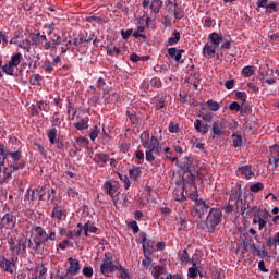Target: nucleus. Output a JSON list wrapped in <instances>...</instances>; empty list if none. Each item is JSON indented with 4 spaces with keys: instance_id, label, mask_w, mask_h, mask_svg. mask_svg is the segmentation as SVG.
<instances>
[{
    "instance_id": "1",
    "label": "nucleus",
    "mask_w": 279,
    "mask_h": 279,
    "mask_svg": "<svg viewBox=\"0 0 279 279\" xmlns=\"http://www.w3.org/2000/svg\"><path fill=\"white\" fill-rule=\"evenodd\" d=\"M142 146L145 149V158L147 162H154L156 160V156H160L162 154V145H160V141L156 138L154 135H149V132L144 131L141 136Z\"/></svg>"
},
{
    "instance_id": "2",
    "label": "nucleus",
    "mask_w": 279,
    "mask_h": 279,
    "mask_svg": "<svg viewBox=\"0 0 279 279\" xmlns=\"http://www.w3.org/2000/svg\"><path fill=\"white\" fill-rule=\"evenodd\" d=\"M9 251L11 252V257L15 258V260H19V256H23L25 252H27V245H32V239L28 240H14L12 238L8 241Z\"/></svg>"
},
{
    "instance_id": "3",
    "label": "nucleus",
    "mask_w": 279,
    "mask_h": 279,
    "mask_svg": "<svg viewBox=\"0 0 279 279\" xmlns=\"http://www.w3.org/2000/svg\"><path fill=\"white\" fill-rule=\"evenodd\" d=\"M221 219H223V213L220 209L210 208L205 221L207 232H215V228L221 223Z\"/></svg>"
},
{
    "instance_id": "4",
    "label": "nucleus",
    "mask_w": 279,
    "mask_h": 279,
    "mask_svg": "<svg viewBox=\"0 0 279 279\" xmlns=\"http://www.w3.org/2000/svg\"><path fill=\"white\" fill-rule=\"evenodd\" d=\"M33 230H34L38 241L41 242L43 245H47V243H49V241H56V230H53V229H49L48 233H47V230H45V228H43L40 226H35V227H33Z\"/></svg>"
},
{
    "instance_id": "5",
    "label": "nucleus",
    "mask_w": 279,
    "mask_h": 279,
    "mask_svg": "<svg viewBox=\"0 0 279 279\" xmlns=\"http://www.w3.org/2000/svg\"><path fill=\"white\" fill-rule=\"evenodd\" d=\"M19 263L17 259L11 257L10 259L5 257H0V269L4 274H16V264Z\"/></svg>"
},
{
    "instance_id": "6",
    "label": "nucleus",
    "mask_w": 279,
    "mask_h": 279,
    "mask_svg": "<svg viewBox=\"0 0 279 279\" xmlns=\"http://www.w3.org/2000/svg\"><path fill=\"white\" fill-rule=\"evenodd\" d=\"M14 230L16 228V216L12 211H9L0 218V230Z\"/></svg>"
},
{
    "instance_id": "7",
    "label": "nucleus",
    "mask_w": 279,
    "mask_h": 279,
    "mask_svg": "<svg viewBox=\"0 0 279 279\" xmlns=\"http://www.w3.org/2000/svg\"><path fill=\"white\" fill-rule=\"evenodd\" d=\"M117 269H119V266L114 265V263H112V257L106 255L102 264L100 265V272L102 274V276H110V274H113V271H117Z\"/></svg>"
},
{
    "instance_id": "8",
    "label": "nucleus",
    "mask_w": 279,
    "mask_h": 279,
    "mask_svg": "<svg viewBox=\"0 0 279 279\" xmlns=\"http://www.w3.org/2000/svg\"><path fill=\"white\" fill-rule=\"evenodd\" d=\"M194 213L199 217V219H204V217L210 213V206L206 204V201L199 198L195 202Z\"/></svg>"
},
{
    "instance_id": "9",
    "label": "nucleus",
    "mask_w": 279,
    "mask_h": 279,
    "mask_svg": "<svg viewBox=\"0 0 279 279\" xmlns=\"http://www.w3.org/2000/svg\"><path fill=\"white\" fill-rule=\"evenodd\" d=\"M142 241V247H143V254L144 256H151V250H154V241L153 240H147V233L142 232L140 234Z\"/></svg>"
},
{
    "instance_id": "10",
    "label": "nucleus",
    "mask_w": 279,
    "mask_h": 279,
    "mask_svg": "<svg viewBox=\"0 0 279 279\" xmlns=\"http://www.w3.org/2000/svg\"><path fill=\"white\" fill-rule=\"evenodd\" d=\"M68 262L70 263V266L68 267L66 275L77 276V274H80V269H82L80 267V262L73 257L68 258Z\"/></svg>"
},
{
    "instance_id": "11",
    "label": "nucleus",
    "mask_w": 279,
    "mask_h": 279,
    "mask_svg": "<svg viewBox=\"0 0 279 279\" xmlns=\"http://www.w3.org/2000/svg\"><path fill=\"white\" fill-rule=\"evenodd\" d=\"M223 120L220 122H213L211 125V138L213 141H215V138H217V136H223Z\"/></svg>"
},
{
    "instance_id": "12",
    "label": "nucleus",
    "mask_w": 279,
    "mask_h": 279,
    "mask_svg": "<svg viewBox=\"0 0 279 279\" xmlns=\"http://www.w3.org/2000/svg\"><path fill=\"white\" fill-rule=\"evenodd\" d=\"M104 186L109 197H114V195L121 192V190L119 189V183H112L110 181H106Z\"/></svg>"
},
{
    "instance_id": "13",
    "label": "nucleus",
    "mask_w": 279,
    "mask_h": 279,
    "mask_svg": "<svg viewBox=\"0 0 279 279\" xmlns=\"http://www.w3.org/2000/svg\"><path fill=\"white\" fill-rule=\"evenodd\" d=\"M182 53H184V49H180V50H178V48L168 49V56L170 58H173L175 62H179L180 64L184 62V60H182Z\"/></svg>"
},
{
    "instance_id": "14",
    "label": "nucleus",
    "mask_w": 279,
    "mask_h": 279,
    "mask_svg": "<svg viewBox=\"0 0 279 279\" xmlns=\"http://www.w3.org/2000/svg\"><path fill=\"white\" fill-rule=\"evenodd\" d=\"M12 178V170L8 167H4L3 169L0 168V184H5L7 182H10V179Z\"/></svg>"
},
{
    "instance_id": "15",
    "label": "nucleus",
    "mask_w": 279,
    "mask_h": 279,
    "mask_svg": "<svg viewBox=\"0 0 279 279\" xmlns=\"http://www.w3.org/2000/svg\"><path fill=\"white\" fill-rule=\"evenodd\" d=\"M242 243H243V250L245 252H254V250L256 248V245L254 244V240H252V238H250V235H245L242 239Z\"/></svg>"
},
{
    "instance_id": "16",
    "label": "nucleus",
    "mask_w": 279,
    "mask_h": 279,
    "mask_svg": "<svg viewBox=\"0 0 279 279\" xmlns=\"http://www.w3.org/2000/svg\"><path fill=\"white\" fill-rule=\"evenodd\" d=\"M238 172L241 173V175H244L246 180H252V178H254V170L252 169V166H242L238 169Z\"/></svg>"
},
{
    "instance_id": "17",
    "label": "nucleus",
    "mask_w": 279,
    "mask_h": 279,
    "mask_svg": "<svg viewBox=\"0 0 279 279\" xmlns=\"http://www.w3.org/2000/svg\"><path fill=\"white\" fill-rule=\"evenodd\" d=\"M194 128L198 134H202V136L208 134V124H204L202 120H195Z\"/></svg>"
},
{
    "instance_id": "18",
    "label": "nucleus",
    "mask_w": 279,
    "mask_h": 279,
    "mask_svg": "<svg viewBox=\"0 0 279 279\" xmlns=\"http://www.w3.org/2000/svg\"><path fill=\"white\" fill-rule=\"evenodd\" d=\"M108 160H110V157L104 153H97L94 156V161L96 162V165H99L100 167H104V165H106Z\"/></svg>"
},
{
    "instance_id": "19",
    "label": "nucleus",
    "mask_w": 279,
    "mask_h": 279,
    "mask_svg": "<svg viewBox=\"0 0 279 279\" xmlns=\"http://www.w3.org/2000/svg\"><path fill=\"white\" fill-rule=\"evenodd\" d=\"M209 40L215 46V49H218L219 45L223 43V36L218 33H211L209 34Z\"/></svg>"
},
{
    "instance_id": "20",
    "label": "nucleus",
    "mask_w": 279,
    "mask_h": 279,
    "mask_svg": "<svg viewBox=\"0 0 279 279\" xmlns=\"http://www.w3.org/2000/svg\"><path fill=\"white\" fill-rule=\"evenodd\" d=\"M189 175L183 182V191H189V186L195 185V174L192 171L187 172Z\"/></svg>"
},
{
    "instance_id": "21",
    "label": "nucleus",
    "mask_w": 279,
    "mask_h": 279,
    "mask_svg": "<svg viewBox=\"0 0 279 279\" xmlns=\"http://www.w3.org/2000/svg\"><path fill=\"white\" fill-rule=\"evenodd\" d=\"M48 141L51 145H58L60 143V140L58 138V129H52L48 132Z\"/></svg>"
},
{
    "instance_id": "22",
    "label": "nucleus",
    "mask_w": 279,
    "mask_h": 279,
    "mask_svg": "<svg viewBox=\"0 0 279 279\" xmlns=\"http://www.w3.org/2000/svg\"><path fill=\"white\" fill-rule=\"evenodd\" d=\"M185 193H189V197L192 199V202L198 201L197 197H199V195L197 194L196 185H189L187 190H185Z\"/></svg>"
},
{
    "instance_id": "23",
    "label": "nucleus",
    "mask_w": 279,
    "mask_h": 279,
    "mask_svg": "<svg viewBox=\"0 0 279 279\" xmlns=\"http://www.w3.org/2000/svg\"><path fill=\"white\" fill-rule=\"evenodd\" d=\"M160 10H162V0H153L150 3L153 14H159Z\"/></svg>"
},
{
    "instance_id": "24",
    "label": "nucleus",
    "mask_w": 279,
    "mask_h": 279,
    "mask_svg": "<svg viewBox=\"0 0 279 279\" xmlns=\"http://www.w3.org/2000/svg\"><path fill=\"white\" fill-rule=\"evenodd\" d=\"M199 275V267L195 262H192V267L187 269V278L195 279L196 276Z\"/></svg>"
},
{
    "instance_id": "25",
    "label": "nucleus",
    "mask_w": 279,
    "mask_h": 279,
    "mask_svg": "<svg viewBox=\"0 0 279 279\" xmlns=\"http://www.w3.org/2000/svg\"><path fill=\"white\" fill-rule=\"evenodd\" d=\"M5 153H7V158L8 156H10V158L12 159L11 162H19V160H21L23 156L21 150L10 151L5 148Z\"/></svg>"
},
{
    "instance_id": "26",
    "label": "nucleus",
    "mask_w": 279,
    "mask_h": 279,
    "mask_svg": "<svg viewBox=\"0 0 279 279\" xmlns=\"http://www.w3.org/2000/svg\"><path fill=\"white\" fill-rule=\"evenodd\" d=\"M51 217L53 219H58V221H62V218L64 217V211L60 209L58 205H56L52 209Z\"/></svg>"
},
{
    "instance_id": "27",
    "label": "nucleus",
    "mask_w": 279,
    "mask_h": 279,
    "mask_svg": "<svg viewBox=\"0 0 279 279\" xmlns=\"http://www.w3.org/2000/svg\"><path fill=\"white\" fill-rule=\"evenodd\" d=\"M216 49L217 48H214L209 44H206L203 48V54L205 56V58H211V56H215V53L217 52Z\"/></svg>"
},
{
    "instance_id": "28",
    "label": "nucleus",
    "mask_w": 279,
    "mask_h": 279,
    "mask_svg": "<svg viewBox=\"0 0 279 279\" xmlns=\"http://www.w3.org/2000/svg\"><path fill=\"white\" fill-rule=\"evenodd\" d=\"M5 160H8V153L5 151V145L0 144V169L5 167Z\"/></svg>"
},
{
    "instance_id": "29",
    "label": "nucleus",
    "mask_w": 279,
    "mask_h": 279,
    "mask_svg": "<svg viewBox=\"0 0 279 279\" xmlns=\"http://www.w3.org/2000/svg\"><path fill=\"white\" fill-rule=\"evenodd\" d=\"M184 186H182L181 190L175 189L173 191V199H175V202H182L184 199H186V196H184Z\"/></svg>"
},
{
    "instance_id": "30",
    "label": "nucleus",
    "mask_w": 279,
    "mask_h": 279,
    "mask_svg": "<svg viewBox=\"0 0 279 279\" xmlns=\"http://www.w3.org/2000/svg\"><path fill=\"white\" fill-rule=\"evenodd\" d=\"M21 60H23V54H21V52H17L11 57L9 62L12 64V66L16 68L19 66V64H21Z\"/></svg>"
},
{
    "instance_id": "31",
    "label": "nucleus",
    "mask_w": 279,
    "mask_h": 279,
    "mask_svg": "<svg viewBox=\"0 0 279 279\" xmlns=\"http://www.w3.org/2000/svg\"><path fill=\"white\" fill-rule=\"evenodd\" d=\"M9 169L12 171H19V169H25V163H21L19 161H8Z\"/></svg>"
},
{
    "instance_id": "32",
    "label": "nucleus",
    "mask_w": 279,
    "mask_h": 279,
    "mask_svg": "<svg viewBox=\"0 0 279 279\" xmlns=\"http://www.w3.org/2000/svg\"><path fill=\"white\" fill-rule=\"evenodd\" d=\"M17 47H20L21 49H24V51L29 53V51L32 49V41L29 39H24V40L17 43Z\"/></svg>"
},
{
    "instance_id": "33",
    "label": "nucleus",
    "mask_w": 279,
    "mask_h": 279,
    "mask_svg": "<svg viewBox=\"0 0 279 279\" xmlns=\"http://www.w3.org/2000/svg\"><path fill=\"white\" fill-rule=\"evenodd\" d=\"M178 43H180V32L174 31L172 36L168 39V45L171 47L173 45H178Z\"/></svg>"
},
{
    "instance_id": "34",
    "label": "nucleus",
    "mask_w": 279,
    "mask_h": 279,
    "mask_svg": "<svg viewBox=\"0 0 279 279\" xmlns=\"http://www.w3.org/2000/svg\"><path fill=\"white\" fill-rule=\"evenodd\" d=\"M14 69L16 68L12 65L10 61L2 66L3 73H5V75H11V76L14 75Z\"/></svg>"
},
{
    "instance_id": "35",
    "label": "nucleus",
    "mask_w": 279,
    "mask_h": 279,
    "mask_svg": "<svg viewBox=\"0 0 279 279\" xmlns=\"http://www.w3.org/2000/svg\"><path fill=\"white\" fill-rule=\"evenodd\" d=\"M180 260L181 263H183V265H189V263H193V260H191V257L189 256V252H186V250H183L181 255H180Z\"/></svg>"
},
{
    "instance_id": "36",
    "label": "nucleus",
    "mask_w": 279,
    "mask_h": 279,
    "mask_svg": "<svg viewBox=\"0 0 279 279\" xmlns=\"http://www.w3.org/2000/svg\"><path fill=\"white\" fill-rule=\"evenodd\" d=\"M162 274H165V267L155 266V268L153 270V278L160 279V276H162Z\"/></svg>"
},
{
    "instance_id": "37",
    "label": "nucleus",
    "mask_w": 279,
    "mask_h": 279,
    "mask_svg": "<svg viewBox=\"0 0 279 279\" xmlns=\"http://www.w3.org/2000/svg\"><path fill=\"white\" fill-rule=\"evenodd\" d=\"M129 175L132 180H138V175H141V167H135L129 170Z\"/></svg>"
},
{
    "instance_id": "38",
    "label": "nucleus",
    "mask_w": 279,
    "mask_h": 279,
    "mask_svg": "<svg viewBox=\"0 0 279 279\" xmlns=\"http://www.w3.org/2000/svg\"><path fill=\"white\" fill-rule=\"evenodd\" d=\"M254 66L246 65L242 69V74L244 75V77H252V75H254Z\"/></svg>"
},
{
    "instance_id": "39",
    "label": "nucleus",
    "mask_w": 279,
    "mask_h": 279,
    "mask_svg": "<svg viewBox=\"0 0 279 279\" xmlns=\"http://www.w3.org/2000/svg\"><path fill=\"white\" fill-rule=\"evenodd\" d=\"M253 252H255L257 256H259V258L269 257V253L267 252V250H265V246H262V250H258L257 247H255Z\"/></svg>"
},
{
    "instance_id": "40",
    "label": "nucleus",
    "mask_w": 279,
    "mask_h": 279,
    "mask_svg": "<svg viewBox=\"0 0 279 279\" xmlns=\"http://www.w3.org/2000/svg\"><path fill=\"white\" fill-rule=\"evenodd\" d=\"M74 128H76V130H88V122H86V120L82 119L81 121L74 123Z\"/></svg>"
},
{
    "instance_id": "41",
    "label": "nucleus",
    "mask_w": 279,
    "mask_h": 279,
    "mask_svg": "<svg viewBox=\"0 0 279 279\" xmlns=\"http://www.w3.org/2000/svg\"><path fill=\"white\" fill-rule=\"evenodd\" d=\"M111 199L113 202V206L118 207L119 204H121V199H123V194L121 192H118L114 194V196H111Z\"/></svg>"
},
{
    "instance_id": "42",
    "label": "nucleus",
    "mask_w": 279,
    "mask_h": 279,
    "mask_svg": "<svg viewBox=\"0 0 279 279\" xmlns=\"http://www.w3.org/2000/svg\"><path fill=\"white\" fill-rule=\"evenodd\" d=\"M207 106H209L211 112H217L219 110V102L213 99L207 100Z\"/></svg>"
},
{
    "instance_id": "43",
    "label": "nucleus",
    "mask_w": 279,
    "mask_h": 279,
    "mask_svg": "<svg viewBox=\"0 0 279 279\" xmlns=\"http://www.w3.org/2000/svg\"><path fill=\"white\" fill-rule=\"evenodd\" d=\"M143 32H145V26H137V31H135L133 33V37L134 38H145V34H143Z\"/></svg>"
},
{
    "instance_id": "44",
    "label": "nucleus",
    "mask_w": 279,
    "mask_h": 279,
    "mask_svg": "<svg viewBox=\"0 0 279 279\" xmlns=\"http://www.w3.org/2000/svg\"><path fill=\"white\" fill-rule=\"evenodd\" d=\"M263 189H265V185L260 182H257L251 185L250 191H252V193H258V191H263Z\"/></svg>"
},
{
    "instance_id": "45",
    "label": "nucleus",
    "mask_w": 279,
    "mask_h": 279,
    "mask_svg": "<svg viewBox=\"0 0 279 279\" xmlns=\"http://www.w3.org/2000/svg\"><path fill=\"white\" fill-rule=\"evenodd\" d=\"M37 270L39 271L38 278L46 279L47 278V269L45 268V265L40 264L37 267Z\"/></svg>"
},
{
    "instance_id": "46",
    "label": "nucleus",
    "mask_w": 279,
    "mask_h": 279,
    "mask_svg": "<svg viewBox=\"0 0 279 279\" xmlns=\"http://www.w3.org/2000/svg\"><path fill=\"white\" fill-rule=\"evenodd\" d=\"M84 226L87 227V230H88L92 234H97L98 228L95 226V223H93L92 221H87Z\"/></svg>"
},
{
    "instance_id": "47",
    "label": "nucleus",
    "mask_w": 279,
    "mask_h": 279,
    "mask_svg": "<svg viewBox=\"0 0 279 279\" xmlns=\"http://www.w3.org/2000/svg\"><path fill=\"white\" fill-rule=\"evenodd\" d=\"M229 110H235V112L243 113V108H241V105L236 101H233L229 105Z\"/></svg>"
},
{
    "instance_id": "48",
    "label": "nucleus",
    "mask_w": 279,
    "mask_h": 279,
    "mask_svg": "<svg viewBox=\"0 0 279 279\" xmlns=\"http://www.w3.org/2000/svg\"><path fill=\"white\" fill-rule=\"evenodd\" d=\"M145 259L142 260V267L143 269H149V267L151 266V258L149 257V255H144Z\"/></svg>"
},
{
    "instance_id": "49",
    "label": "nucleus",
    "mask_w": 279,
    "mask_h": 279,
    "mask_svg": "<svg viewBox=\"0 0 279 279\" xmlns=\"http://www.w3.org/2000/svg\"><path fill=\"white\" fill-rule=\"evenodd\" d=\"M97 136H99V128H97V125H95L94 128H92V131L89 133V138H90V141H95L97 138Z\"/></svg>"
},
{
    "instance_id": "50",
    "label": "nucleus",
    "mask_w": 279,
    "mask_h": 279,
    "mask_svg": "<svg viewBox=\"0 0 279 279\" xmlns=\"http://www.w3.org/2000/svg\"><path fill=\"white\" fill-rule=\"evenodd\" d=\"M242 143H243V137H241V135L233 134V146L241 147Z\"/></svg>"
},
{
    "instance_id": "51",
    "label": "nucleus",
    "mask_w": 279,
    "mask_h": 279,
    "mask_svg": "<svg viewBox=\"0 0 279 279\" xmlns=\"http://www.w3.org/2000/svg\"><path fill=\"white\" fill-rule=\"evenodd\" d=\"M121 53V49L118 47L107 48V56H119Z\"/></svg>"
},
{
    "instance_id": "52",
    "label": "nucleus",
    "mask_w": 279,
    "mask_h": 279,
    "mask_svg": "<svg viewBox=\"0 0 279 279\" xmlns=\"http://www.w3.org/2000/svg\"><path fill=\"white\" fill-rule=\"evenodd\" d=\"M83 276H85V278H93V267L85 266L83 268Z\"/></svg>"
},
{
    "instance_id": "53",
    "label": "nucleus",
    "mask_w": 279,
    "mask_h": 279,
    "mask_svg": "<svg viewBox=\"0 0 279 279\" xmlns=\"http://www.w3.org/2000/svg\"><path fill=\"white\" fill-rule=\"evenodd\" d=\"M129 228H131V230L135 233L138 234V232L141 231V228H138V223L133 220L129 223Z\"/></svg>"
},
{
    "instance_id": "54",
    "label": "nucleus",
    "mask_w": 279,
    "mask_h": 279,
    "mask_svg": "<svg viewBox=\"0 0 279 279\" xmlns=\"http://www.w3.org/2000/svg\"><path fill=\"white\" fill-rule=\"evenodd\" d=\"M271 10H274L275 12H278V3L276 2L268 3L266 7V12L271 14Z\"/></svg>"
},
{
    "instance_id": "55",
    "label": "nucleus",
    "mask_w": 279,
    "mask_h": 279,
    "mask_svg": "<svg viewBox=\"0 0 279 279\" xmlns=\"http://www.w3.org/2000/svg\"><path fill=\"white\" fill-rule=\"evenodd\" d=\"M118 268L119 269H116V271H120V277L122 279H128L129 278L128 270H125L122 265L118 266Z\"/></svg>"
},
{
    "instance_id": "56",
    "label": "nucleus",
    "mask_w": 279,
    "mask_h": 279,
    "mask_svg": "<svg viewBox=\"0 0 279 279\" xmlns=\"http://www.w3.org/2000/svg\"><path fill=\"white\" fill-rule=\"evenodd\" d=\"M135 156L138 160L137 163L142 165L143 160H145V153H143L142 150H137V151H135Z\"/></svg>"
},
{
    "instance_id": "57",
    "label": "nucleus",
    "mask_w": 279,
    "mask_h": 279,
    "mask_svg": "<svg viewBox=\"0 0 279 279\" xmlns=\"http://www.w3.org/2000/svg\"><path fill=\"white\" fill-rule=\"evenodd\" d=\"M203 121H206V123H213V113L206 112L202 114Z\"/></svg>"
},
{
    "instance_id": "58",
    "label": "nucleus",
    "mask_w": 279,
    "mask_h": 279,
    "mask_svg": "<svg viewBox=\"0 0 279 279\" xmlns=\"http://www.w3.org/2000/svg\"><path fill=\"white\" fill-rule=\"evenodd\" d=\"M68 195H69V197H71L72 199H75V197H78V196H80V193L76 192L75 189L70 187V189H68Z\"/></svg>"
},
{
    "instance_id": "59",
    "label": "nucleus",
    "mask_w": 279,
    "mask_h": 279,
    "mask_svg": "<svg viewBox=\"0 0 279 279\" xmlns=\"http://www.w3.org/2000/svg\"><path fill=\"white\" fill-rule=\"evenodd\" d=\"M151 86H154V88H160V86H162V81H160V78L158 77H154L150 81Z\"/></svg>"
},
{
    "instance_id": "60",
    "label": "nucleus",
    "mask_w": 279,
    "mask_h": 279,
    "mask_svg": "<svg viewBox=\"0 0 279 279\" xmlns=\"http://www.w3.org/2000/svg\"><path fill=\"white\" fill-rule=\"evenodd\" d=\"M165 100H166V97L158 98V100H157V110H162V108H165V106H167Z\"/></svg>"
},
{
    "instance_id": "61",
    "label": "nucleus",
    "mask_w": 279,
    "mask_h": 279,
    "mask_svg": "<svg viewBox=\"0 0 279 279\" xmlns=\"http://www.w3.org/2000/svg\"><path fill=\"white\" fill-rule=\"evenodd\" d=\"M269 165H272V167L278 168L279 167V156L277 157H270L268 160Z\"/></svg>"
},
{
    "instance_id": "62",
    "label": "nucleus",
    "mask_w": 279,
    "mask_h": 279,
    "mask_svg": "<svg viewBox=\"0 0 279 279\" xmlns=\"http://www.w3.org/2000/svg\"><path fill=\"white\" fill-rule=\"evenodd\" d=\"M279 156V145H275L270 147V157Z\"/></svg>"
},
{
    "instance_id": "63",
    "label": "nucleus",
    "mask_w": 279,
    "mask_h": 279,
    "mask_svg": "<svg viewBox=\"0 0 279 279\" xmlns=\"http://www.w3.org/2000/svg\"><path fill=\"white\" fill-rule=\"evenodd\" d=\"M120 179L124 182V189L128 191V189H130V184H132L130 182V178H128V175H120Z\"/></svg>"
},
{
    "instance_id": "64",
    "label": "nucleus",
    "mask_w": 279,
    "mask_h": 279,
    "mask_svg": "<svg viewBox=\"0 0 279 279\" xmlns=\"http://www.w3.org/2000/svg\"><path fill=\"white\" fill-rule=\"evenodd\" d=\"M45 71H47L48 73H52L53 63L51 61H45Z\"/></svg>"
}]
</instances>
